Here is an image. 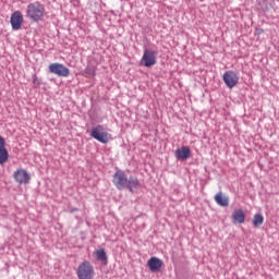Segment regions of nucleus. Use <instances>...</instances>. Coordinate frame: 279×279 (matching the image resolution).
I'll use <instances>...</instances> for the list:
<instances>
[{
    "mask_svg": "<svg viewBox=\"0 0 279 279\" xmlns=\"http://www.w3.org/2000/svg\"><path fill=\"white\" fill-rule=\"evenodd\" d=\"M26 16L31 21L38 23L45 19V4L40 2H32L26 7Z\"/></svg>",
    "mask_w": 279,
    "mask_h": 279,
    "instance_id": "nucleus-1",
    "label": "nucleus"
},
{
    "mask_svg": "<svg viewBox=\"0 0 279 279\" xmlns=\"http://www.w3.org/2000/svg\"><path fill=\"white\" fill-rule=\"evenodd\" d=\"M90 136L92 138H95V141H98V143H102L104 145L110 143V140L112 138V135L108 133V130H106L104 125H97L93 128Z\"/></svg>",
    "mask_w": 279,
    "mask_h": 279,
    "instance_id": "nucleus-2",
    "label": "nucleus"
},
{
    "mask_svg": "<svg viewBox=\"0 0 279 279\" xmlns=\"http://www.w3.org/2000/svg\"><path fill=\"white\" fill-rule=\"evenodd\" d=\"M78 279H93L95 271L93 270V265L89 262H83L76 271Z\"/></svg>",
    "mask_w": 279,
    "mask_h": 279,
    "instance_id": "nucleus-3",
    "label": "nucleus"
},
{
    "mask_svg": "<svg viewBox=\"0 0 279 279\" xmlns=\"http://www.w3.org/2000/svg\"><path fill=\"white\" fill-rule=\"evenodd\" d=\"M48 71L53 75H58V77H69L71 75V70L62 63H51L48 66Z\"/></svg>",
    "mask_w": 279,
    "mask_h": 279,
    "instance_id": "nucleus-4",
    "label": "nucleus"
},
{
    "mask_svg": "<svg viewBox=\"0 0 279 279\" xmlns=\"http://www.w3.org/2000/svg\"><path fill=\"white\" fill-rule=\"evenodd\" d=\"M157 57H158L157 51L146 49L141 59V65L146 66L147 69L154 66V64H156Z\"/></svg>",
    "mask_w": 279,
    "mask_h": 279,
    "instance_id": "nucleus-5",
    "label": "nucleus"
},
{
    "mask_svg": "<svg viewBox=\"0 0 279 279\" xmlns=\"http://www.w3.org/2000/svg\"><path fill=\"white\" fill-rule=\"evenodd\" d=\"M112 182L119 191H123V189H125L128 185V174H125L123 170H118L113 174Z\"/></svg>",
    "mask_w": 279,
    "mask_h": 279,
    "instance_id": "nucleus-6",
    "label": "nucleus"
},
{
    "mask_svg": "<svg viewBox=\"0 0 279 279\" xmlns=\"http://www.w3.org/2000/svg\"><path fill=\"white\" fill-rule=\"evenodd\" d=\"M222 80L227 87L234 88L239 84V73L229 70L222 75Z\"/></svg>",
    "mask_w": 279,
    "mask_h": 279,
    "instance_id": "nucleus-7",
    "label": "nucleus"
},
{
    "mask_svg": "<svg viewBox=\"0 0 279 279\" xmlns=\"http://www.w3.org/2000/svg\"><path fill=\"white\" fill-rule=\"evenodd\" d=\"M13 180L17 184H29V180H32V177L28 172H26L25 169H17L13 173Z\"/></svg>",
    "mask_w": 279,
    "mask_h": 279,
    "instance_id": "nucleus-8",
    "label": "nucleus"
},
{
    "mask_svg": "<svg viewBox=\"0 0 279 279\" xmlns=\"http://www.w3.org/2000/svg\"><path fill=\"white\" fill-rule=\"evenodd\" d=\"M11 27L14 32H19L23 27V13L15 11L11 14L10 19Z\"/></svg>",
    "mask_w": 279,
    "mask_h": 279,
    "instance_id": "nucleus-9",
    "label": "nucleus"
},
{
    "mask_svg": "<svg viewBox=\"0 0 279 279\" xmlns=\"http://www.w3.org/2000/svg\"><path fill=\"white\" fill-rule=\"evenodd\" d=\"M162 265H163L162 259L158 257H150L147 260V267L153 272L160 271V269H162Z\"/></svg>",
    "mask_w": 279,
    "mask_h": 279,
    "instance_id": "nucleus-10",
    "label": "nucleus"
},
{
    "mask_svg": "<svg viewBox=\"0 0 279 279\" xmlns=\"http://www.w3.org/2000/svg\"><path fill=\"white\" fill-rule=\"evenodd\" d=\"M9 158H10V154L5 148V140L0 136V165H5Z\"/></svg>",
    "mask_w": 279,
    "mask_h": 279,
    "instance_id": "nucleus-11",
    "label": "nucleus"
},
{
    "mask_svg": "<svg viewBox=\"0 0 279 279\" xmlns=\"http://www.w3.org/2000/svg\"><path fill=\"white\" fill-rule=\"evenodd\" d=\"M215 202L218 206H222L223 208L230 206V198L223 194V192H218L215 195Z\"/></svg>",
    "mask_w": 279,
    "mask_h": 279,
    "instance_id": "nucleus-12",
    "label": "nucleus"
},
{
    "mask_svg": "<svg viewBox=\"0 0 279 279\" xmlns=\"http://www.w3.org/2000/svg\"><path fill=\"white\" fill-rule=\"evenodd\" d=\"M175 158H178V160H186L187 158H191V148L186 146L178 148L175 150Z\"/></svg>",
    "mask_w": 279,
    "mask_h": 279,
    "instance_id": "nucleus-13",
    "label": "nucleus"
},
{
    "mask_svg": "<svg viewBox=\"0 0 279 279\" xmlns=\"http://www.w3.org/2000/svg\"><path fill=\"white\" fill-rule=\"evenodd\" d=\"M125 189L130 191V193H134V189H141V182L136 177H130L126 181Z\"/></svg>",
    "mask_w": 279,
    "mask_h": 279,
    "instance_id": "nucleus-14",
    "label": "nucleus"
},
{
    "mask_svg": "<svg viewBox=\"0 0 279 279\" xmlns=\"http://www.w3.org/2000/svg\"><path fill=\"white\" fill-rule=\"evenodd\" d=\"M231 218L233 223H245V211L243 209H234Z\"/></svg>",
    "mask_w": 279,
    "mask_h": 279,
    "instance_id": "nucleus-15",
    "label": "nucleus"
},
{
    "mask_svg": "<svg viewBox=\"0 0 279 279\" xmlns=\"http://www.w3.org/2000/svg\"><path fill=\"white\" fill-rule=\"evenodd\" d=\"M252 221H253L254 228H260V225L264 223L265 218L260 214H255L253 216V220Z\"/></svg>",
    "mask_w": 279,
    "mask_h": 279,
    "instance_id": "nucleus-16",
    "label": "nucleus"
},
{
    "mask_svg": "<svg viewBox=\"0 0 279 279\" xmlns=\"http://www.w3.org/2000/svg\"><path fill=\"white\" fill-rule=\"evenodd\" d=\"M97 260H108V256L106 255V250L100 248L95 252Z\"/></svg>",
    "mask_w": 279,
    "mask_h": 279,
    "instance_id": "nucleus-17",
    "label": "nucleus"
},
{
    "mask_svg": "<svg viewBox=\"0 0 279 279\" xmlns=\"http://www.w3.org/2000/svg\"><path fill=\"white\" fill-rule=\"evenodd\" d=\"M33 84L35 86H40V80H38V75L36 74L33 75Z\"/></svg>",
    "mask_w": 279,
    "mask_h": 279,
    "instance_id": "nucleus-18",
    "label": "nucleus"
},
{
    "mask_svg": "<svg viewBox=\"0 0 279 279\" xmlns=\"http://www.w3.org/2000/svg\"><path fill=\"white\" fill-rule=\"evenodd\" d=\"M85 74L86 75H92V77H95V70L94 69H90V68H87L85 70Z\"/></svg>",
    "mask_w": 279,
    "mask_h": 279,
    "instance_id": "nucleus-19",
    "label": "nucleus"
},
{
    "mask_svg": "<svg viewBox=\"0 0 279 279\" xmlns=\"http://www.w3.org/2000/svg\"><path fill=\"white\" fill-rule=\"evenodd\" d=\"M70 213H77V208L71 209Z\"/></svg>",
    "mask_w": 279,
    "mask_h": 279,
    "instance_id": "nucleus-20",
    "label": "nucleus"
}]
</instances>
